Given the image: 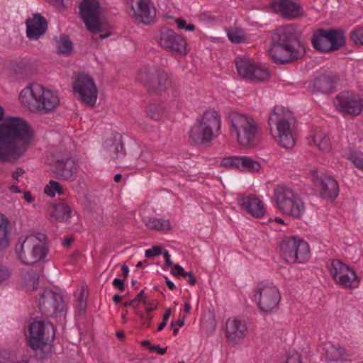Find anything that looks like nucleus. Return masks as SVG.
Here are the masks:
<instances>
[{"label":"nucleus","mask_w":363,"mask_h":363,"mask_svg":"<svg viewBox=\"0 0 363 363\" xmlns=\"http://www.w3.org/2000/svg\"><path fill=\"white\" fill-rule=\"evenodd\" d=\"M163 257L164 258L166 264L168 265V266H172V262L171 260L169 253L167 251L164 252H163Z\"/></svg>","instance_id":"nucleus-54"},{"label":"nucleus","mask_w":363,"mask_h":363,"mask_svg":"<svg viewBox=\"0 0 363 363\" xmlns=\"http://www.w3.org/2000/svg\"><path fill=\"white\" fill-rule=\"evenodd\" d=\"M328 269L334 281L343 289H354L359 287L360 277L356 272L339 259H333Z\"/></svg>","instance_id":"nucleus-12"},{"label":"nucleus","mask_w":363,"mask_h":363,"mask_svg":"<svg viewBox=\"0 0 363 363\" xmlns=\"http://www.w3.org/2000/svg\"><path fill=\"white\" fill-rule=\"evenodd\" d=\"M25 173L24 170L21 168H17L13 173H12V177L18 180V178L22 176Z\"/></svg>","instance_id":"nucleus-53"},{"label":"nucleus","mask_w":363,"mask_h":363,"mask_svg":"<svg viewBox=\"0 0 363 363\" xmlns=\"http://www.w3.org/2000/svg\"><path fill=\"white\" fill-rule=\"evenodd\" d=\"M23 199L28 203H31L33 201L34 199L31 194L29 191H25L23 193Z\"/></svg>","instance_id":"nucleus-55"},{"label":"nucleus","mask_w":363,"mask_h":363,"mask_svg":"<svg viewBox=\"0 0 363 363\" xmlns=\"http://www.w3.org/2000/svg\"><path fill=\"white\" fill-rule=\"evenodd\" d=\"M254 298L261 311L264 313H272L277 308L281 296L276 286L271 283H265L261 284L257 288Z\"/></svg>","instance_id":"nucleus-17"},{"label":"nucleus","mask_w":363,"mask_h":363,"mask_svg":"<svg viewBox=\"0 0 363 363\" xmlns=\"http://www.w3.org/2000/svg\"><path fill=\"white\" fill-rule=\"evenodd\" d=\"M175 23L179 29H184L187 31H193L195 29V26L194 24H186V21L182 18H176Z\"/></svg>","instance_id":"nucleus-46"},{"label":"nucleus","mask_w":363,"mask_h":363,"mask_svg":"<svg viewBox=\"0 0 363 363\" xmlns=\"http://www.w3.org/2000/svg\"><path fill=\"white\" fill-rule=\"evenodd\" d=\"M136 314L140 316L141 320L143 321V325L145 327H149L150 324V320L152 318V315L151 313H142L139 311H136Z\"/></svg>","instance_id":"nucleus-47"},{"label":"nucleus","mask_w":363,"mask_h":363,"mask_svg":"<svg viewBox=\"0 0 363 363\" xmlns=\"http://www.w3.org/2000/svg\"><path fill=\"white\" fill-rule=\"evenodd\" d=\"M335 83V77L323 75L314 80L313 86L316 91L326 94L330 92L334 89Z\"/></svg>","instance_id":"nucleus-30"},{"label":"nucleus","mask_w":363,"mask_h":363,"mask_svg":"<svg viewBox=\"0 0 363 363\" xmlns=\"http://www.w3.org/2000/svg\"><path fill=\"white\" fill-rule=\"evenodd\" d=\"M272 9L289 19L296 18L302 15V9L291 0H275L272 3Z\"/></svg>","instance_id":"nucleus-27"},{"label":"nucleus","mask_w":363,"mask_h":363,"mask_svg":"<svg viewBox=\"0 0 363 363\" xmlns=\"http://www.w3.org/2000/svg\"><path fill=\"white\" fill-rule=\"evenodd\" d=\"M121 298L122 297L120 295L116 294L113 297V301L115 303H118L121 301Z\"/></svg>","instance_id":"nucleus-64"},{"label":"nucleus","mask_w":363,"mask_h":363,"mask_svg":"<svg viewBox=\"0 0 363 363\" xmlns=\"http://www.w3.org/2000/svg\"><path fill=\"white\" fill-rule=\"evenodd\" d=\"M187 278V281L191 284V285H194L196 282V278L192 275V274L191 272H189L187 274V275L185 277Z\"/></svg>","instance_id":"nucleus-56"},{"label":"nucleus","mask_w":363,"mask_h":363,"mask_svg":"<svg viewBox=\"0 0 363 363\" xmlns=\"http://www.w3.org/2000/svg\"><path fill=\"white\" fill-rule=\"evenodd\" d=\"M238 202L242 210L255 218H261L265 213L264 203L255 195H241Z\"/></svg>","instance_id":"nucleus-24"},{"label":"nucleus","mask_w":363,"mask_h":363,"mask_svg":"<svg viewBox=\"0 0 363 363\" xmlns=\"http://www.w3.org/2000/svg\"><path fill=\"white\" fill-rule=\"evenodd\" d=\"M220 128V118L215 110H208L201 116L189 132V138L195 144L211 141Z\"/></svg>","instance_id":"nucleus-8"},{"label":"nucleus","mask_w":363,"mask_h":363,"mask_svg":"<svg viewBox=\"0 0 363 363\" xmlns=\"http://www.w3.org/2000/svg\"><path fill=\"white\" fill-rule=\"evenodd\" d=\"M344 42L343 35L332 30H319L314 33L312 38L314 48L324 52L339 49Z\"/></svg>","instance_id":"nucleus-18"},{"label":"nucleus","mask_w":363,"mask_h":363,"mask_svg":"<svg viewBox=\"0 0 363 363\" xmlns=\"http://www.w3.org/2000/svg\"><path fill=\"white\" fill-rule=\"evenodd\" d=\"M170 315H171V310L169 308H168L166 310V311L163 315V320L167 322Z\"/></svg>","instance_id":"nucleus-60"},{"label":"nucleus","mask_w":363,"mask_h":363,"mask_svg":"<svg viewBox=\"0 0 363 363\" xmlns=\"http://www.w3.org/2000/svg\"><path fill=\"white\" fill-rule=\"evenodd\" d=\"M18 259L26 264H33L43 259L48 253L45 235L42 233L27 236L16 245Z\"/></svg>","instance_id":"nucleus-7"},{"label":"nucleus","mask_w":363,"mask_h":363,"mask_svg":"<svg viewBox=\"0 0 363 363\" xmlns=\"http://www.w3.org/2000/svg\"><path fill=\"white\" fill-rule=\"evenodd\" d=\"M235 67L238 74L245 79L264 81L268 79L269 76V72L264 65L247 57H237Z\"/></svg>","instance_id":"nucleus-16"},{"label":"nucleus","mask_w":363,"mask_h":363,"mask_svg":"<svg viewBox=\"0 0 363 363\" xmlns=\"http://www.w3.org/2000/svg\"><path fill=\"white\" fill-rule=\"evenodd\" d=\"M347 159L350 161L356 168L361 170L363 169V154L361 152H350L347 156Z\"/></svg>","instance_id":"nucleus-37"},{"label":"nucleus","mask_w":363,"mask_h":363,"mask_svg":"<svg viewBox=\"0 0 363 363\" xmlns=\"http://www.w3.org/2000/svg\"><path fill=\"white\" fill-rule=\"evenodd\" d=\"M0 359L9 362H11L13 363H28V360L22 359L19 361H16L13 362L14 360V354L11 352L6 350H0Z\"/></svg>","instance_id":"nucleus-42"},{"label":"nucleus","mask_w":363,"mask_h":363,"mask_svg":"<svg viewBox=\"0 0 363 363\" xmlns=\"http://www.w3.org/2000/svg\"><path fill=\"white\" fill-rule=\"evenodd\" d=\"M113 285L114 287L119 289L120 291H123L125 290L124 280L120 279H115L113 281Z\"/></svg>","instance_id":"nucleus-51"},{"label":"nucleus","mask_w":363,"mask_h":363,"mask_svg":"<svg viewBox=\"0 0 363 363\" xmlns=\"http://www.w3.org/2000/svg\"><path fill=\"white\" fill-rule=\"evenodd\" d=\"M247 328L245 323L236 318H230L226 321L225 337L233 344L240 342L246 336Z\"/></svg>","instance_id":"nucleus-26"},{"label":"nucleus","mask_w":363,"mask_h":363,"mask_svg":"<svg viewBox=\"0 0 363 363\" xmlns=\"http://www.w3.org/2000/svg\"><path fill=\"white\" fill-rule=\"evenodd\" d=\"M281 255L289 263L306 262L310 257L308 244L300 238H286L280 246Z\"/></svg>","instance_id":"nucleus-13"},{"label":"nucleus","mask_w":363,"mask_h":363,"mask_svg":"<svg viewBox=\"0 0 363 363\" xmlns=\"http://www.w3.org/2000/svg\"><path fill=\"white\" fill-rule=\"evenodd\" d=\"M9 189L10 191H11L12 193L18 194V193L21 192V190L19 189V188L15 185L10 186Z\"/></svg>","instance_id":"nucleus-59"},{"label":"nucleus","mask_w":363,"mask_h":363,"mask_svg":"<svg viewBox=\"0 0 363 363\" xmlns=\"http://www.w3.org/2000/svg\"><path fill=\"white\" fill-rule=\"evenodd\" d=\"M312 181L323 197L334 199L338 195V184L331 176L315 172L312 174Z\"/></svg>","instance_id":"nucleus-22"},{"label":"nucleus","mask_w":363,"mask_h":363,"mask_svg":"<svg viewBox=\"0 0 363 363\" xmlns=\"http://www.w3.org/2000/svg\"><path fill=\"white\" fill-rule=\"evenodd\" d=\"M122 275L126 279L128 276L129 269L127 265L123 264L121 267Z\"/></svg>","instance_id":"nucleus-57"},{"label":"nucleus","mask_w":363,"mask_h":363,"mask_svg":"<svg viewBox=\"0 0 363 363\" xmlns=\"http://www.w3.org/2000/svg\"><path fill=\"white\" fill-rule=\"evenodd\" d=\"M73 91L85 105L94 107L97 101L98 89L93 78L85 73L74 75Z\"/></svg>","instance_id":"nucleus-14"},{"label":"nucleus","mask_w":363,"mask_h":363,"mask_svg":"<svg viewBox=\"0 0 363 363\" xmlns=\"http://www.w3.org/2000/svg\"><path fill=\"white\" fill-rule=\"evenodd\" d=\"M172 273L174 276L181 275L185 277L189 272H185L182 266L177 264L172 269Z\"/></svg>","instance_id":"nucleus-49"},{"label":"nucleus","mask_w":363,"mask_h":363,"mask_svg":"<svg viewBox=\"0 0 363 363\" xmlns=\"http://www.w3.org/2000/svg\"><path fill=\"white\" fill-rule=\"evenodd\" d=\"M184 311L186 314L190 313V311L191 309V306L189 302H185L184 306Z\"/></svg>","instance_id":"nucleus-62"},{"label":"nucleus","mask_w":363,"mask_h":363,"mask_svg":"<svg viewBox=\"0 0 363 363\" xmlns=\"http://www.w3.org/2000/svg\"><path fill=\"white\" fill-rule=\"evenodd\" d=\"M39 306L41 311L47 315H57L62 313L66 304L62 296L50 289H46L39 300Z\"/></svg>","instance_id":"nucleus-19"},{"label":"nucleus","mask_w":363,"mask_h":363,"mask_svg":"<svg viewBox=\"0 0 363 363\" xmlns=\"http://www.w3.org/2000/svg\"><path fill=\"white\" fill-rule=\"evenodd\" d=\"M145 226L152 230L164 231L169 230L172 228L169 220L156 217H144L143 218Z\"/></svg>","instance_id":"nucleus-33"},{"label":"nucleus","mask_w":363,"mask_h":363,"mask_svg":"<svg viewBox=\"0 0 363 363\" xmlns=\"http://www.w3.org/2000/svg\"><path fill=\"white\" fill-rule=\"evenodd\" d=\"M269 221L270 223H277V224L284 225V220L281 218H279V217H277V218H275L274 219H269Z\"/></svg>","instance_id":"nucleus-58"},{"label":"nucleus","mask_w":363,"mask_h":363,"mask_svg":"<svg viewBox=\"0 0 363 363\" xmlns=\"http://www.w3.org/2000/svg\"><path fill=\"white\" fill-rule=\"evenodd\" d=\"M156 40L159 46L167 52L180 55L187 53V44L184 38L167 27L158 30Z\"/></svg>","instance_id":"nucleus-15"},{"label":"nucleus","mask_w":363,"mask_h":363,"mask_svg":"<svg viewBox=\"0 0 363 363\" xmlns=\"http://www.w3.org/2000/svg\"><path fill=\"white\" fill-rule=\"evenodd\" d=\"M50 214L60 221H67L71 216V208L65 203L53 204L50 207Z\"/></svg>","instance_id":"nucleus-32"},{"label":"nucleus","mask_w":363,"mask_h":363,"mask_svg":"<svg viewBox=\"0 0 363 363\" xmlns=\"http://www.w3.org/2000/svg\"><path fill=\"white\" fill-rule=\"evenodd\" d=\"M58 53L68 55L72 52L73 44L67 35H62L56 40Z\"/></svg>","instance_id":"nucleus-35"},{"label":"nucleus","mask_w":363,"mask_h":363,"mask_svg":"<svg viewBox=\"0 0 363 363\" xmlns=\"http://www.w3.org/2000/svg\"><path fill=\"white\" fill-rule=\"evenodd\" d=\"M161 253V248L158 246H154L151 249L145 250V255L146 257H152L159 255Z\"/></svg>","instance_id":"nucleus-48"},{"label":"nucleus","mask_w":363,"mask_h":363,"mask_svg":"<svg viewBox=\"0 0 363 363\" xmlns=\"http://www.w3.org/2000/svg\"><path fill=\"white\" fill-rule=\"evenodd\" d=\"M221 164L232 169H237L244 172H258L261 166L257 161L247 157H230L223 159Z\"/></svg>","instance_id":"nucleus-25"},{"label":"nucleus","mask_w":363,"mask_h":363,"mask_svg":"<svg viewBox=\"0 0 363 363\" xmlns=\"http://www.w3.org/2000/svg\"><path fill=\"white\" fill-rule=\"evenodd\" d=\"M104 150L106 159L116 160L124 155L123 147L121 142L116 140L106 141Z\"/></svg>","instance_id":"nucleus-31"},{"label":"nucleus","mask_w":363,"mask_h":363,"mask_svg":"<svg viewBox=\"0 0 363 363\" xmlns=\"http://www.w3.org/2000/svg\"><path fill=\"white\" fill-rule=\"evenodd\" d=\"M28 289L36 290L38 286L39 275L35 272H29L26 277Z\"/></svg>","instance_id":"nucleus-41"},{"label":"nucleus","mask_w":363,"mask_h":363,"mask_svg":"<svg viewBox=\"0 0 363 363\" xmlns=\"http://www.w3.org/2000/svg\"><path fill=\"white\" fill-rule=\"evenodd\" d=\"M277 208L284 214L295 218H301L306 211V205L300 195L286 186H278L274 190Z\"/></svg>","instance_id":"nucleus-9"},{"label":"nucleus","mask_w":363,"mask_h":363,"mask_svg":"<svg viewBox=\"0 0 363 363\" xmlns=\"http://www.w3.org/2000/svg\"><path fill=\"white\" fill-rule=\"evenodd\" d=\"M8 225L9 221L6 217L0 213V240L5 242L6 238H8Z\"/></svg>","instance_id":"nucleus-40"},{"label":"nucleus","mask_w":363,"mask_h":363,"mask_svg":"<svg viewBox=\"0 0 363 363\" xmlns=\"http://www.w3.org/2000/svg\"><path fill=\"white\" fill-rule=\"evenodd\" d=\"M310 144L321 152H329L332 149L328 136L321 130L313 131L310 135Z\"/></svg>","instance_id":"nucleus-29"},{"label":"nucleus","mask_w":363,"mask_h":363,"mask_svg":"<svg viewBox=\"0 0 363 363\" xmlns=\"http://www.w3.org/2000/svg\"><path fill=\"white\" fill-rule=\"evenodd\" d=\"M351 38L356 45H363V28H358L354 30Z\"/></svg>","instance_id":"nucleus-44"},{"label":"nucleus","mask_w":363,"mask_h":363,"mask_svg":"<svg viewBox=\"0 0 363 363\" xmlns=\"http://www.w3.org/2000/svg\"><path fill=\"white\" fill-rule=\"evenodd\" d=\"M166 284H167V287L170 290H174L175 289V285L172 281L167 279Z\"/></svg>","instance_id":"nucleus-63"},{"label":"nucleus","mask_w":363,"mask_h":363,"mask_svg":"<svg viewBox=\"0 0 363 363\" xmlns=\"http://www.w3.org/2000/svg\"><path fill=\"white\" fill-rule=\"evenodd\" d=\"M184 325V319L178 320L176 323H172L171 326L172 328L174 327V325H177L179 327H182Z\"/></svg>","instance_id":"nucleus-61"},{"label":"nucleus","mask_w":363,"mask_h":363,"mask_svg":"<svg viewBox=\"0 0 363 363\" xmlns=\"http://www.w3.org/2000/svg\"><path fill=\"white\" fill-rule=\"evenodd\" d=\"M26 34L30 39L37 40L44 35L47 30V21L40 14H34L26 21Z\"/></svg>","instance_id":"nucleus-28"},{"label":"nucleus","mask_w":363,"mask_h":363,"mask_svg":"<svg viewBox=\"0 0 363 363\" xmlns=\"http://www.w3.org/2000/svg\"><path fill=\"white\" fill-rule=\"evenodd\" d=\"M132 16L135 21L149 24L155 16V8L151 0H129Z\"/></svg>","instance_id":"nucleus-21"},{"label":"nucleus","mask_w":363,"mask_h":363,"mask_svg":"<svg viewBox=\"0 0 363 363\" xmlns=\"http://www.w3.org/2000/svg\"><path fill=\"white\" fill-rule=\"evenodd\" d=\"M151 351H155L159 354L163 355L166 353L167 349L166 348H160L159 345H152L150 347Z\"/></svg>","instance_id":"nucleus-52"},{"label":"nucleus","mask_w":363,"mask_h":363,"mask_svg":"<svg viewBox=\"0 0 363 363\" xmlns=\"http://www.w3.org/2000/svg\"><path fill=\"white\" fill-rule=\"evenodd\" d=\"M231 132L235 135L238 143L242 147L255 145L261 134L262 128L252 116L233 113L230 116Z\"/></svg>","instance_id":"nucleus-6"},{"label":"nucleus","mask_w":363,"mask_h":363,"mask_svg":"<svg viewBox=\"0 0 363 363\" xmlns=\"http://www.w3.org/2000/svg\"><path fill=\"white\" fill-rule=\"evenodd\" d=\"M44 192L52 197L56 196V194H63V188L60 185V184L56 181L51 180L49 183L45 186Z\"/></svg>","instance_id":"nucleus-36"},{"label":"nucleus","mask_w":363,"mask_h":363,"mask_svg":"<svg viewBox=\"0 0 363 363\" xmlns=\"http://www.w3.org/2000/svg\"><path fill=\"white\" fill-rule=\"evenodd\" d=\"M11 276V272L8 267L0 264V284L8 281Z\"/></svg>","instance_id":"nucleus-45"},{"label":"nucleus","mask_w":363,"mask_h":363,"mask_svg":"<svg viewBox=\"0 0 363 363\" xmlns=\"http://www.w3.org/2000/svg\"><path fill=\"white\" fill-rule=\"evenodd\" d=\"M79 16L88 30L98 33L103 30L104 9L99 0H82L79 6Z\"/></svg>","instance_id":"nucleus-11"},{"label":"nucleus","mask_w":363,"mask_h":363,"mask_svg":"<svg viewBox=\"0 0 363 363\" xmlns=\"http://www.w3.org/2000/svg\"><path fill=\"white\" fill-rule=\"evenodd\" d=\"M291 26L278 28L272 38L269 54L272 59L281 64L301 58L306 52L305 47L296 38Z\"/></svg>","instance_id":"nucleus-2"},{"label":"nucleus","mask_w":363,"mask_h":363,"mask_svg":"<svg viewBox=\"0 0 363 363\" xmlns=\"http://www.w3.org/2000/svg\"><path fill=\"white\" fill-rule=\"evenodd\" d=\"M345 349L339 346H332L328 350V356L331 360H344L345 358Z\"/></svg>","instance_id":"nucleus-38"},{"label":"nucleus","mask_w":363,"mask_h":363,"mask_svg":"<svg viewBox=\"0 0 363 363\" xmlns=\"http://www.w3.org/2000/svg\"><path fill=\"white\" fill-rule=\"evenodd\" d=\"M140 301H143L145 303H146V301H145L143 290L140 291L134 299H132L130 301L124 302L123 305L125 307L131 306L133 308H136L138 307V303Z\"/></svg>","instance_id":"nucleus-43"},{"label":"nucleus","mask_w":363,"mask_h":363,"mask_svg":"<svg viewBox=\"0 0 363 363\" xmlns=\"http://www.w3.org/2000/svg\"><path fill=\"white\" fill-rule=\"evenodd\" d=\"M55 174L60 178L70 179L77 171V164L70 158L69 152L65 151L62 155L57 154L53 164Z\"/></svg>","instance_id":"nucleus-23"},{"label":"nucleus","mask_w":363,"mask_h":363,"mask_svg":"<svg viewBox=\"0 0 363 363\" xmlns=\"http://www.w3.org/2000/svg\"><path fill=\"white\" fill-rule=\"evenodd\" d=\"M140 79L150 91L164 92L173 97L177 96L172 79L164 69L153 67L145 68L140 72Z\"/></svg>","instance_id":"nucleus-10"},{"label":"nucleus","mask_w":363,"mask_h":363,"mask_svg":"<svg viewBox=\"0 0 363 363\" xmlns=\"http://www.w3.org/2000/svg\"><path fill=\"white\" fill-rule=\"evenodd\" d=\"M147 114L153 120H160L165 113V108L162 102L151 101L147 106Z\"/></svg>","instance_id":"nucleus-34"},{"label":"nucleus","mask_w":363,"mask_h":363,"mask_svg":"<svg viewBox=\"0 0 363 363\" xmlns=\"http://www.w3.org/2000/svg\"><path fill=\"white\" fill-rule=\"evenodd\" d=\"M283 363H302L301 357L298 354L295 353L287 357Z\"/></svg>","instance_id":"nucleus-50"},{"label":"nucleus","mask_w":363,"mask_h":363,"mask_svg":"<svg viewBox=\"0 0 363 363\" xmlns=\"http://www.w3.org/2000/svg\"><path fill=\"white\" fill-rule=\"evenodd\" d=\"M4 109L0 106V162L13 163L33 145L34 133L23 118H4Z\"/></svg>","instance_id":"nucleus-1"},{"label":"nucleus","mask_w":363,"mask_h":363,"mask_svg":"<svg viewBox=\"0 0 363 363\" xmlns=\"http://www.w3.org/2000/svg\"><path fill=\"white\" fill-rule=\"evenodd\" d=\"M292 113L282 106H275L269 117L270 133L275 141L286 149L292 148L296 143L290 122Z\"/></svg>","instance_id":"nucleus-5"},{"label":"nucleus","mask_w":363,"mask_h":363,"mask_svg":"<svg viewBox=\"0 0 363 363\" xmlns=\"http://www.w3.org/2000/svg\"><path fill=\"white\" fill-rule=\"evenodd\" d=\"M18 98L24 108L39 114L53 112L60 102L56 92L39 84H32L23 88Z\"/></svg>","instance_id":"nucleus-3"},{"label":"nucleus","mask_w":363,"mask_h":363,"mask_svg":"<svg viewBox=\"0 0 363 363\" xmlns=\"http://www.w3.org/2000/svg\"><path fill=\"white\" fill-rule=\"evenodd\" d=\"M55 335L54 327L49 322L35 320L30 324L28 344L37 358L45 359L51 356Z\"/></svg>","instance_id":"nucleus-4"},{"label":"nucleus","mask_w":363,"mask_h":363,"mask_svg":"<svg viewBox=\"0 0 363 363\" xmlns=\"http://www.w3.org/2000/svg\"><path fill=\"white\" fill-rule=\"evenodd\" d=\"M227 35L228 39L233 43H240L245 40V37L242 33L237 30H228Z\"/></svg>","instance_id":"nucleus-39"},{"label":"nucleus","mask_w":363,"mask_h":363,"mask_svg":"<svg viewBox=\"0 0 363 363\" xmlns=\"http://www.w3.org/2000/svg\"><path fill=\"white\" fill-rule=\"evenodd\" d=\"M334 104L340 111L352 116L359 115L363 110V99L352 92H345L337 96Z\"/></svg>","instance_id":"nucleus-20"}]
</instances>
